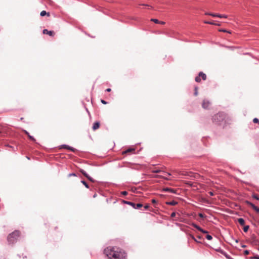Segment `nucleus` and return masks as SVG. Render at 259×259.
Here are the masks:
<instances>
[{
	"mask_svg": "<svg viewBox=\"0 0 259 259\" xmlns=\"http://www.w3.org/2000/svg\"><path fill=\"white\" fill-rule=\"evenodd\" d=\"M104 252L110 259H125L124 252L117 247H107L104 249Z\"/></svg>",
	"mask_w": 259,
	"mask_h": 259,
	"instance_id": "f257e3e1",
	"label": "nucleus"
},
{
	"mask_svg": "<svg viewBox=\"0 0 259 259\" xmlns=\"http://www.w3.org/2000/svg\"><path fill=\"white\" fill-rule=\"evenodd\" d=\"M212 121L215 124L224 126L229 123L230 119L224 112H221L212 117Z\"/></svg>",
	"mask_w": 259,
	"mask_h": 259,
	"instance_id": "f03ea898",
	"label": "nucleus"
},
{
	"mask_svg": "<svg viewBox=\"0 0 259 259\" xmlns=\"http://www.w3.org/2000/svg\"><path fill=\"white\" fill-rule=\"evenodd\" d=\"M20 232L18 230H15L9 234L7 237V241L9 243H14L20 236Z\"/></svg>",
	"mask_w": 259,
	"mask_h": 259,
	"instance_id": "7ed1b4c3",
	"label": "nucleus"
},
{
	"mask_svg": "<svg viewBox=\"0 0 259 259\" xmlns=\"http://www.w3.org/2000/svg\"><path fill=\"white\" fill-rule=\"evenodd\" d=\"M122 202L123 204H126L129 205L131 206L132 207H133L134 208L136 209H139L143 206V204L140 203H135L133 202L124 200H123L122 201Z\"/></svg>",
	"mask_w": 259,
	"mask_h": 259,
	"instance_id": "20e7f679",
	"label": "nucleus"
},
{
	"mask_svg": "<svg viewBox=\"0 0 259 259\" xmlns=\"http://www.w3.org/2000/svg\"><path fill=\"white\" fill-rule=\"evenodd\" d=\"M205 15H209L214 17H219V18H226L227 17V16L226 15H222L219 14H215V13H206Z\"/></svg>",
	"mask_w": 259,
	"mask_h": 259,
	"instance_id": "39448f33",
	"label": "nucleus"
},
{
	"mask_svg": "<svg viewBox=\"0 0 259 259\" xmlns=\"http://www.w3.org/2000/svg\"><path fill=\"white\" fill-rule=\"evenodd\" d=\"M62 148L66 149L69 150L72 152H75V151L76 150V149L75 148H74L73 147H71V146H70L68 145H66V144H63V145H60V149H62Z\"/></svg>",
	"mask_w": 259,
	"mask_h": 259,
	"instance_id": "423d86ee",
	"label": "nucleus"
},
{
	"mask_svg": "<svg viewBox=\"0 0 259 259\" xmlns=\"http://www.w3.org/2000/svg\"><path fill=\"white\" fill-rule=\"evenodd\" d=\"M210 104V103L209 102V101L208 100H204L203 101L202 106L204 109H207L208 108V107Z\"/></svg>",
	"mask_w": 259,
	"mask_h": 259,
	"instance_id": "0eeeda50",
	"label": "nucleus"
},
{
	"mask_svg": "<svg viewBox=\"0 0 259 259\" xmlns=\"http://www.w3.org/2000/svg\"><path fill=\"white\" fill-rule=\"evenodd\" d=\"M100 123L99 121H96L94 123L93 125L92 126V129L93 131H96L100 127Z\"/></svg>",
	"mask_w": 259,
	"mask_h": 259,
	"instance_id": "6e6552de",
	"label": "nucleus"
},
{
	"mask_svg": "<svg viewBox=\"0 0 259 259\" xmlns=\"http://www.w3.org/2000/svg\"><path fill=\"white\" fill-rule=\"evenodd\" d=\"M163 191L168 192L173 194L176 193V190L175 189L168 187L164 188L163 189Z\"/></svg>",
	"mask_w": 259,
	"mask_h": 259,
	"instance_id": "1a4fd4ad",
	"label": "nucleus"
},
{
	"mask_svg": "<svg viewBox=\"0 0 259 259\" xmlns=\"http://www.w3.org/2000/svg\"><path fill=\"white\" fill-rule=\"evenodd\" d=\"M43 33L48 34L50 36H53L54 34V32L53 31L48 30L47 29H45L43 30Z\"/></svg>",
	"mask_w": 259,
	"mask_h": 259,
	"instance_id": "9d476101",
	"label": "nucleus"
},
{
	"mask_svg": "<svg viewBox=\"0 0 259 259\" xmlns=\"http://www.w3.org/2000/svg\"><path fill=\"white\" fill-rule=\"evenodd\" d=\"M23 132L28 137L29 139L30 140L33 141V142H35L36 141L35 139L33 136H31L29 134L28 132H27L26 130H23Z\"/></svg>",
	"mask_w": 259,
	"mask_h": 259,
	"instance_id": "9b49d317",
	"label": "nucleus"
},
{
	"mask_svg": "<svg viewBox=\"0 0 259 259\" xmlns=\"http://www.w3.org/2000/svg\"><path fill=\"white\" fill-rule=\"evenodd\" d=\"M178 202L175 200H172L170 201H167L165 204L169 205H176L178 204Z\"/></svg>",
	"mask_w": 259,
	"mask_h": 259,
	"instance_id": "f8f14e48",
	"label": "nucleus"
},
{
	"mask_svg": "<svg viewBox=\"0 0 259 259\" xmlns=\"http://www.w3.org/2000/svg\"><path fill=\"white\" fill-rule=\"evenodd\" d=\"M204 23L205 24H209L217 25V26H220V24L219 23H215L213 21H204Z\"/></svg>",
	"mask_w": 259,
	"mask_h": 259,
	"instance_id": "ddd939ff",
	"label": "nucleus"
},
{
	"mask_svg": "<svg viewBox=\"0 0 259 259\" xmlns=\"http://www.w3.org/2000/svg\"><path fill=\"white\" fill-rule=\"evenodd\" d=\"M199 74V76L201 77L203 80H205L206 79V75L205 73L202 72H200Z\"/></svg>",
	"mask_w": 259,
	"mask_h": 259,
	"instance_id": "4468645a",
	"label": "nucleus"
},
{
	"mask_svg": "<svg viewBox=\"0 0 259 259\" xmlns=\"http://www.w3.org/2000/svg\"><path fill=\"white\" fill-rule=\"evenodd\" d=\"M238 222L241 226L244 225L245 221L243 218H240L238 219Z\"/></svg>",
	"mask_w": 259,
	"mask_h": 259,
	"instance_id": "2eb2a0df",
	"label": "nucleus"
},
{
	"mask_svg": "<svg viewBox=\"0 0 259 259\" xmlns=\"http://www.w3.org/2000/svg\"><path fill=\"white\" fill-rule=\"evenodd\" d=\"M135 149L134 148H128L127 150H125L124 151H123L122 153H123V154H125V153H127L128 152L135 151Z\"/></svg>",
	"mask_w": 259,
	"mask_h": 259,
	"instance_id": "dca6fc26",
	"label": "nucleus"
},
{
	"mask_svg": "<svg viewBox=\"0 0 259 259\" xmlns=\"http://www.w3.org/2000/svg\"><path fill=\"white\" fill-rule=\"evenodd\" d=\"M40 16L41 17H44L46 15H47L48 16H50V13H47L46 11H42L40 12Z\"/></svg>",
	"mask_w": 259,
	"mask_h": 259,
	"instance_id": "f3484780",
	"label": "nucleus"
},
{
	"mask_svg": "<svg viewBox=\"0 0 259 259\" xmlns=\"http://www.w3.org/2000/svg\"><path fill=\"white\" fill-rule=\"evenodd\" d=\"M191 225L193 227H194L195 228L197 229L198 230H200L201 227L197 225L196 224L194 223H192L191 224Z\"/></svg>",
	"mask_w": 259,
	"mask_h": 259,
	"instance_id": "a211bd4d",
	"label": "nucleus"
},
{
	"mask_svg": "<svg viewBox=\"0 0 259 259\" xmlns=\"http://www.w3.org/2000/svg\"><path fill=\"white\" fill-rule=\"evenodd\" d=\"M80 172L86 178H87V177L89 176V175L86 172V171L85 170H84L83 169H80L79 170Z\"/></svg>",
	"mask_w": 259,
	"mask_h": 259,
	"instance_id": "6ab92c4d",
	"label": "nucleus"
},
{
	"mask_svg": "<svg viewBox=\"0 0 259 259\" xmlns=\"http://www.w3.org/2000/svg\"><path fill=\"white\" fill-rule=\"evenodd\" d=\"M81 183L85 187V188L88 189L89 188V185L84 180H81Z\"/></svg>",
	"mask_w": 259,
	"mask_h": 259,
	"instance_id": "aec40b11",
	"label": "nucleus"
},
{
	"mask_svg": "<svg viewBox=\"0 0 259 259\" xmlns=\"http://www.w3.org/2000/svg\"><path fill=\"white\" fill-rule=\"evenodd\" d=\"M216 251L220 252L222 254H227V252L221 248L217 249Z\"/></svg>",
	"mask_w": 259,
	"mask_h": 259,
	"instance_id": "412c9836",
	"label": "nucleus"
},
{
	"mask_svg": "<svg viewBox=\"0 0 259 259\" xmlns=\"http://www.w3.org/2000/svg\"><path fill=\"white\" fill-rule=\"evenodd\" d=\"M190 237L196 242L197 243H200V241H198L194 237V236L192 234L189 235Z\"/></svg>",
	"mask_w": 259,
	"mask_h": 259,
	"instance_id": "4be33fe9",
	"label": "nucleus"
},
{
	"mask_svg": "<svg viewBox=\"0 0 259 259\" xmlns=\"http://www.w3.org/2000/svg\"><path fill=\"white\" fill-rule=\"evenodd\" d=\"M249 228V226L246 225L244 226L243 227V231L244 232H247Z\"/></svg>",
	"mask_w": 259,
	"mask_h": 259,
	"instance_id": "5701e85b",
	"label": "nucleus"
},
{
	"mask_svg": "<svg viewBox=\"0 0 259 259\" xmlns=\"http://www.w3.org/2000/svg\"><path fill=\"white\" fill-rule=\"evenodd\" d=\"M195 80L197 82H199L201 81V78H200V76H199V74H198V76H196L195 78Z\"/></svg>",
	"mask_w": 259,
	"mask_h": 259,
	"instance_id": "b1692460",
	"label": "nucleus"
},
{
	"mask_svg": "<svg viewBox=\"0 0 259 259\" xmlns=\"http://www.w3.org/2000/svg\"><path fill=\"white\" fill-rule=\"evenodd\" d=\"M206 238L208 240H211L212 239V237L211 235L208 234V233L206 235Z\"/></svg>",
	"mask_w": 259,
	"mask_h": 259,
	"instance_id": "393cba45",
	"label": "nucleus"
},
{
	"mask_svg": "<svg viewBox=\"0 0 259 259\" xmlns=\"http://www.w3.org/2000/svg\"><path fill=\"white\" fill-rule=\"evenodd\" d=\"M90 181L92 182H95V180L93 179L91 177H90L89 175L87 178Z\"/></svg>",
	"mask_w": 259,
	"mask_h": 259,
	"instance_id": "a878e982",
	"label": "nucleus"
},
{
	"mask_svg": "<svg viewBox=\"0 0 259 259\" xmlns=\"http://www.w3.org/2000/svg\"><path fill=\"white\" fill-rule=\"evenodd\" d=\"M252 196L254 199H255L257 200H259V197L257 195H256L255 194H253Z\"/></svg>",
	"mask_w": 259,
	"mask_h": 259,
	"instance_id": "bb28decb",
	"label": "nucleus"
},
{
	"mask_svg": "<svg viewBox=\"0 0 259 259\" xmlns=\"http://www.w3.org/2000/svg\"><path fill=\"white\" fill-rule=\"evenodd\" d=\"M199 231H200L201 232H202V233H204V234H207L208 233V231H207L203 229L202 228H200Z\"/></svg>",
	"mask_w": 259,
	"mask_h": 259,
	"instance_id": "cd10ccee",
	"label": "nucleus"
},
{
	"mask_svg": "<svg viewBox=\"0 0 259 259\" xmlns=\"http://www.w3.org/2000/svg\"><path fill=\"white\" fill-rule=\"evenodd\" d=\"M151 21L154 22L156 24L159 23V21L157 19H151Z\"/></svg>",
	"mask_w": 259,
	"mask_h": 259,
	"instance_id": "c85d7f7f",
	"label": "nucleus"
},
{
	"mask_svg": "<svg viewBox=\"0 0 259 259\" xmlns=\"http://www.w3.org/2000/svg\"><path fill=\"white\" fill-rule=\"evenodd\" d=\"M198 215L201 218H206V217L205 215H204V214H203L202 213H199Z\"/></svg>",
	"mask_w": 259,
	"mask_h": 259,
	"instance_id": "c756f323",
	"label": "nucleus"
},
{
	"mask_svg": "<svg viewBox=\"0 0 259 259\" xmlns=\"http://www.w3.org/2000/svg\"><path fill=\"white\" fill-rule=\"evenodd\" d=\"M253 122L255 123H258V124H259V119L257 118H254L253 119Z\"/></svg>",
	"mask_w": 259,
	"mask_h": 259,
	"instance_id": "7c9ffc66",
	"label": "nucleus"
},
{
	"mask_svg": "<svg viewBox=\"0 0 259 259\" xmlns=\"http://www.w3.org/2000/svg\"><path fill=\"white\" fill-rule=\"evenodd\" d=\"M197 95H198V87H195L194 95L197 96Z\"/></svg>",
	"mask_w": 259,
	"mask_h": 259,
	"instance_id": "2f4dec72",
	"label": "nucleus"
},
{
	"mask_svg": "<svg viewBox=\"0 0 259 259\" xmlns=\"http://www.w3.org/2000/svg\"><path fill=\"white\" fill-rule=\"evenodd\" d=\"M249 252H250L249 250H245L244 251V254L245 255H247L249 254Z\"/></svg>",
	"mask_w": 259,
	"mask_h": 259,
	"instance_id": "473e14b6",
	"label": "nucleus"
},
{
	"mask_svg": "<svg viewBox=\"0 0 259 259\" xmlns=\"http://www.w3.org/2000/svg\"><path fill=\"white\" fill-rule=\"evenodd\" d=\"M246 203L248 205H250V206H251V205L253 204V203L249 201H246Z\"/></svg>",
	"mask_w": 259,
	"mask_h": 259,
	"instance_id": "72a5a7b5",
	"label": "nucleus"
},
{
	"mask_svg": "<svg viewBox=\"0 0 259 259\" xmlns=\"http://www.w3.org/2000/svg\"><path fill=\"white\" fill-rule=\"evenodd\" d=\"M71 176H76V174L75 173H70L68 175V177H71Z\"/></svg>",
	"mask_w": 259,
	"mask_h": 259,
	"instance_id": "f704fd0d",
	"label": "nucleus"
},
{
	"mask_svg": "<svg viewBox=\"0 0 259 259\" xmlns=\"http://www.w3.org/2000/svg\"><path fill=\"white\" fill-rule=\"evenodd\" d=\"M121 194L123 195H126L128 194V193L127 191H124L121 192Z\"/></svg>",
	"mask_w": 259,
	"mask_h": 259,
	"instance_id": "c9c22d12",
	"label": "nucleus"
},
{
	"mask_svg": "<svg viewBox=\"0 0 259 259\" xmlns=\"http://www.w3.org/2000/svg\"><path fill=\"white\" fill-rule=\"evenodd\" d=\"M256 212L259 213V207L256 206L255 207V209H253Z\"/></svg>",
	"mask_w": 259,
	"mask_h": 259,
	"instance_id": "e433bc0d",
	"label": "nucleus"
},
{
	"mask_svg": "<svg viewBox=\"0 0 259 259\" xmlns=\"http://www.w3.org/2000/svg\"><path fill=\"white\" fill-rule=\"evenodd\" d=\"M176 213L175 212H173L170 214V217L174 218L176 216Z\"/></svg>",
	"mask_w": 259,
	"mask_h": 259,
	"instance_id": "4c0bfd02",
	"label": "nucleus"
},
{
	"mask_svg": "<svg viewBox=\"0 0 259 259\" xmlns=\"http://www.w3.org/2000/svg\"><path fill=\"white\" fill-rule=\"evenodd\" d=\"M149 208V205L148 204H147L144 206L145 209H148Z\"/></svg>",
	"mask_w": 259,
	"mask_h": 259,
	"instance_id": "58836bf2",
	"label": "nucleus"
},
{
	"mask_svg": "<svg viewBox=\"0 0 259 259\" xmlns=\"http://www.w3.org/2000/svg\"><path fill=\"white\" fill-rule=\"evenodd\" d=\"M151 202H152V203L155 204V203H156L157 201H156V199H152L151 200Z\"/></svg>",
	"mask_w": 259,
	"mask_h": 259,
	"instance_id": "ea45409f",
	"label": "nucleus"
},
{
	"mask_svg": "<svg viewBox=\"0 0 259 259\" xmlns=\"http://www.w3.org/2000/svg\"><path fill=\"white\" fill-rule=\"evenodd\" d=\"M219 31H221V32H228V31L227 30L224 29H220Z\"/></svg>",
	"mask_w": 259,
	"mask_h": 259,
	"instance_id": "a19ab883",
	"label": "nucleus"
},
{
	"mask_svg": "<svg viewBox=\"0 0 259 259\" xmlns=\"http://www.w3.org/2000/svg\"><path fill=\"white\" fill-rule=\"evenodd\" d=\"M101 102L102 103H103V104H107V102L105 101V100H101Z\"/></svg>",
	"mask_w": 259,
	"mask_h": 259,
	"instance_id": "79ce46f5",
	"label": "nucleus"
},
{
	"mask_svg": "<svg viewBox=\"0 0 259 259\" xmlns=\"http://www.w3.org/2000/svg\"><path fill=\"white\" fill-rule=\"evenodd\" d=\"M111 91V89L110 88H108L106 90V92H110V91Z\"/></svg>",
	"mask_w": 259,
	"mask_h": 259,
	"instance_id": "37998d69",
	"label": "nucleus"
},
{
	"mask_svg": "<svg viewBox=\"0 0 259 259\" xmlns=\"http://www.w3.org/2000/svg\"><path fill=\"white\" fill-rule=\"evenodd\" d=\"M241 246L242 248H246L247 247V246L246 245H245V244H241Z\"/></svg>",
	"mask_w": 259,
	"mask_h": 259,
	"instance_id": "c03bdc74",
	"label": "nucleus"
},
{
	"mask_svg": "<svg viewBox=\"0 0 259 259\" xmlns=\"http://www.w3.org/2000/svg\"><path fill=\"white\" fill-rule=\"evenodd\" d=\"M255 255L249 257L250 259H255Z\"/></svg>",
	"mask_w": 259,
	"mask_h": 259,
	"instance_id": "a18cd8bd",
	"label": "nucleus"
},
{
	"mask_svg": "<svg viewBox=\"0 0 259 259\" xmlns=\"http://www.w3.org/2000/svg\"><path fill=\"white\" fill-rule=\"evenodd\" d=\"M255 259H259V255L257 254H255Z\"/></svg>",
	"mask_w": 259,
	"mask_h": 259,
	"instance_id": "49530a36",
	"label": "nucleus"
},
{
	"mask_svg": "<svg viewBox=\"0 0 259 259\" xmlns=\"http://www.w3.org/2000/svg\"><path fill=\"white\" fill-rule=\"evenodd\" d=\"M255 206H255L254 204H253L251 205V207L253 209H255Z\"/></svg>",
	"mask_w": 259,
	"mask_h": 259,
	"instance_id": "de8ad7c7",
	"label": "nucleus"
},
{
	"mask_svg": "<svg viewBox=\"0 0 259 259\" xmlns=\"http://www.w3.org/2000/svg\"><path fill=\"white\" fill-rule=\"evenodd\" d=\"M209 194L210 196H213V193L212 192H209Z\"/></svg>",
	"mask_w": 259,
	"mask_h": 259,
	"instance_id": "09e8293b",
	"label": "nucleus"
},
{
	"mask_svg": "<svg viewBox=\"0 0 259 259\" xmlns=\"http://www.w3.org/2000/svg\"><path fill=\"white\" fill-rule=\"evenodd\" d=\"M85 110L88 113V114H90V112H89V110L87 108H85Z\"/></svg>",
	"mask_w": 259,
	"mask_h": 259,
	"instance_id": "8fccbe9b",
	"label": "nucleus"
},
{
	"mask_svg": "<svg viewBox=\"0 0 259 259\" xmlns=\"http://www.w3.org/2000/svg\"><path fill=\"white\" fill-rule=\"evenodd\" d=\"M159 23H160L161 24H165V22L163 21H159Z\"/></svg>",
	"mask_w": 259,
	"mask_h": 259,
	"instance_id": "3c124183",
	"label": "nucleus"
},
{
	"mask_svg": "<svg viewBox=\"0 0 259 259\" xmlns=\"http://www.w3.org/2000/svg\"><path fill=\"white\" fill-rule=\"evenodd\" d=\"M225 256H226V257H227V258H229L228 257V254L227 253V254H224Z\"/></svg>",
	"mask_w": 259,
	"mask_h": 259,
	"instance_id": "603ef678",
	"label": "nucleus"
},
{
	"mask_svg": "<svg viewBox=\"0 0 259 259\" xmlns=\"http://www.w3.org/2000/svg\"><path fill=\"white\" fill-rule=\"evenodd\" d=\"M197 238H198V239H201V237L200 236H197Z\"/></svg>",
	"mask_w": 259,
	"mask_h": 259,
	"instance_id": "864d4df0",
	"label": "nucleus"
},
{
	"mask_svg": "<svg viewBox=\"0 0 259 259\" xmlns=\"http://www.w3.org/2000/svg\"><path fill=\"white\" fill-rule=\"evenodd\" d=\"M235 241L236 243H238V239H235Z\"/></svg>",
	"mask_w": 259,
	"mask_h": 259,
	"instance_id": "5fc2aeb1",
	"label": "nucleus"
},
{
	"mask_svg": "<svg viewBox=\"0 0 259 259\" xmlns=\"http://www.w3.org/2000/svg\"><path fill=\"white\" fill-rule=\"evenodd\" d=\"M159 170H155V172H156V173H158V172H159Z\"/></svg>",
	"mask_w": 259,
	"mask_h": 259,
	"instance_id": "6e6d98bb",
	"label": "nucleus"
},
{
	"mask_svg": "<svg viewBox=\"0 0 259 259\" xmlns=\"http://www.w3.org/2000/svg\"><path fill=\"white\" fill-rule=\"evenodd\" d=\"M143 5V6H148V7L149 6L148 5H147V4H146V5L144 4V5Z\"/></svg>",
	"mask_w": 259,
	"mask_h": 259,
	"instance_id": "4d7b16f0",
	"label": "nucleus"
},
{
	"mask_svg": "<svg viewBox=\"0 0 259 259\" xmlns=\"http://www.w3.org/2000/svg\"><path fill=\"white\" fill-rule=\"evenodd\" d=\"M96 196H97V195H96V194H94V196H93V197L95 198V197H96Z\"/></svg>",
	"mask_w": 259,
	"mask_h": 259,
	"instance_id": "13d9d810",
	"label": "nucleus"
},
{
	"mask_svg": "<svg viewBox=\"0 0 259 259\" xmlns=\"http://www.w3.org/2000/svg\"><path fill=\"white\" fill-rule=\"evenodd\" d=\"M26 158H27L28 159H30V158H29L28 156H26Z\"/></svg>",
	"mask_w": 259,
	"mask_h": 259,
	"instance_id": "bf43d9fd",
	"label": "nucleus"
},
{
	"mask_svg": "<svg viewBox=\"0 0 259 259\" xmlns=\"http://www.w3.org/2000/svg\"><path fill=\"white\" fill-rule=\"evenodd\" d=\"M238 171L239 172H240L241 173H242V172H241L240 170H238ZM242 174H243V173L242 172Z\"/></svg>",
	"mask_w": 259,
	"mask_h": 259,
	"instance_id": "052dcab7",
	"label": "nucleus"
},
{
	"mask_svg": "<svg viewBox=\"0 0 259 259\" xmlns=\"http://www.w3.org/2000/svg\"><path fill=\"white\" fill-rule=\"evenodd\" d=\"M8 146L10 147V148H12V146H9V145H8Z\"/></svg>",
	"mask_w": 259,
	"mask_h": 259,
	"instance_id": "680f3d73",
	"label": "nucleus"
},
{
	"mask_svg": "<svg viewBox=\"0 0 259 259\" xmlns=\"http://www.w3.org/2000/svg\"><path fill=\"white\" fill-rule=\"evenodd\" d=\"M257 249H258V250L259 251V248H258Z\"/></svg>",
	"mask_w": 259,
	"mask_h": 259,
	"instance_id": "e2e57ef3",
	"label": "nucleus"
}]
</instances>
